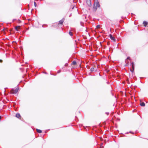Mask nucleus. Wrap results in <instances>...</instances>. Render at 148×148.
Returning <instances> with one entry per match:
<instances>
[{
  "instance_id": "nucleus-9",
  "label": "nucleus",
  "mask_w": 148,
  "mask_h": 148,
  "mask_svg": "<svg viewBox=\"0 0 148 148\" xmlns=\"http://www.w3.org/2000/svg\"><path fill=\"white\" fill-rule=\"evenodd\" d=\"M140 105L142 106H144L145 104L144 102H142L140 103Z\"/></svg>"
},
{
  "instance_id": "nucleus-12",
  "label": "nucleus",
  "mask_w": 148,
  "mask_h": 148,
  "mask_svg": "<svg viewBox=\"0 0 148 148\" xmlns=\"http://www.w3.org/2000/svg\"><path fill=\"white\" fill-rule=\"evenodd\" d=\"M69 34L71 36H72L73 35L72 32H69Z\"/></svg>"
},
{
  "instance_id": "nucleus-18",
  "label": "nucleus",
  "mask_w": 148,
  "mask_h": 148,
  "mask_svg": "<svg viewBox=\"0 0 148 148\" xmlns=\"http://www.w3.org/2000/svg\"><path fill=\"white\" fill-rule=\"evenodd\" d=\"M131 64H132V66H134V63H133V62H132V63H131Z\"/></svg>"
},
{
  "instance_id": "nucleus-4",
  "label": "nucleus",
  "mask_w": 148,
  "mask_h": 148,
  "mask_svg": "<svg viewBox=\"0 0 148 148\" xmlns=\"http://www.w3.org/2000/svg\"><path fill=\"white\" fill-rule=\"evenodd\" d=\"M15 29L17 31H19V29H20L19 26H16L15 27Z\"/></svg>"
},
{
  "instance_id": "nucleus-13",
  "label": "nucleus",
  "mask_w": 148,
  "mask_h": 148,
  "mask_svg": "<svg viewBox=\"0 0 148 148\" xmlns=\"http://www.w3.org/2000/svg\"><path fill=\"white\" fill-rule=\"evenodd\" d=\"M103 143H101V145H100V148H103V147L102 146Z\"/></svg>"
},
{
  "instance_id": "nucleus-15",
  "label": "nucleus",
  "mask_w": 148,
  "mask_h": 148,
  "mask_svg": "<svg viewBox=\"0 0 148 148\" xmlns=\"http://www.w3.org/2000/svg\"><path fill=\"white\" fill-rule=\"evenodd\" d=\"M132 66V68L133 69V71H132V72H133V71L134 69V66ZM131 70L132 71V70Z\"/></svg>"
},
{
  "instance_id": "nucleus-17",
  "label": "nucleus",
  "mask_w": 148,
  "mask_h": 148,
  "mask_svg": "<svg viewBox=\"0 0 148 148\" xmlns=\"http://www.w3.org/2000/svg\"><path fill=\"white\" fill-rule=\"evenodd\" d=\"M88 5L89 6H90L91 5V4L90 3V1L89 2V4H88Z\"/></svg>"
},
{
  "instance_id": "nucleus-5",
  "label": "nucleus",
  "mask_w": 148,
  "mask_h": 148,
  "mask_svg": "<svg viewBox=\"0 0 148 148\" xmlns=\"http://www.w3.org/2000/svg\"><path fill=\"white\" fill-rule=\"evenodd\" d=\"M110 38L111 39L114 40H115V38L114 37L112 36L110 34Z\"/></svg>"
},
{
  "instance_id": "nucleus-1",
  "label": "nucleus",
  "mask_w": 148,
  "mask_h": 148,
  "mask_svg": "<svg viewBox=\"0 0 148 148\" xmlns=\"http://www.w3.org/2000/svg\"><path fill=\"white\" fill-rule=\"evenodd\" d=\"M99 7V3L98 2H95L94 4L93 8L96 10L98 7Z\"/></svg>"
},
{
  "instance_id": "nucleus-2",
  "label": "nucleus",
  "mask_w": 148,
  "mask_h": 148,
  "mask_svg": "<svg viewBox=\"0 0 148 148\" xmlns=\"http://www.w3.org/2000/svg\"><path fill=\"white\" fill-rule=\"evenodd\" d=\"M18 88H17L16 89H12L11 90V93L12 94H15L18 91Z\"/></svg>"
},
{
  "instance_id": "nucleus-7",
  "label": "nucleus",
  "mask_w": 148,
  "mask_h": 148,
  "mask_svg": "<svg viewBox=\"0 0 148 148\" xmlns=\"http://www.w3.org/2000/svg\"><path fill=\"white\" fill-rule=\"evenodd\" d=\"M16 116L18 118H19L21 117V115L20 114L18 113L16 114Z\"/></svg>"
},
{
  "instance_id": "nucleus-16",
  "label": "nucleus",
  "mask_w": 148,
  "mask_h": 148,
  "mask_svg": "<svg viewBox=\"0 0 148 148\" xmlns=\"http://www.w3.org/2000/svg\"><path fill=\"white\" fill-rule=\"evenodd\" d=\"M34 6L35 7H36L37 5H36V2H34Z\"/></svg>"
},
{
  "instance_id": "nucleus-6",
  "label": "nucleus",
  "mask_w": 148,
  "mask_h": 148,
  "mask_svg": "<svg viewBox=\"0 0 148 148\" xmlns=\"http://www.w3.org/2000/svg\"><path fill=\"white\" fill-rule=\"evenodd\" d=\"M143 25H144V26H146L148 24V23L147 22H146V21H144L143 22Z\"/></svg>"
},
{
  "instance_id": "nucleus-14",
  "label": "nucleus",
  "mask_w": 148,
  "mask_h": 148,
  "mask_svg": "<svg viewBox=\"0 0 148 148\" xmlns=\"http://www.w3.org/2000/svg\"><path fill=\"white\" fill-rule=\"evenodd\" d=\"M97 28H100V25H98L97 26Z\"/></svg>"
},
{
  "instance_id": "nucleus-3",
  "label": "nucleus",
  "mask_w": 148,
  "mask_h": 148,
  "mask_svg": "<svg viewBox=\"0 0 148 148\" xmlns=\"http://www.w3.org/2000/svg\"><path fill=\"white\" fill-rule=\"evenodd\" d=\"M64 21V19H62L60 20L59 22V24H62Z\"/></svg>"
},
{
  "instance_id": "nucleus-24",
  "label": "nucleus",
  "mask_w": 148,
  "mask_h": 148,
  "mask_svg": "<svg viewBox=\"0 0 148 148\" xmlns=\"http://www.w3.org/2000/svg\"><path fill=\"white\" fill-rule=\"evenodd\" d=\"M1 116H0V120H1Z\"/></svg>"
},
{
  "instance_id": "nucleus-11",
  "label": "nucleus",
  "mask_w": 148,
  "mask_h": 148,
  "mask_svg": "<svg viewBox=\"0 0 148 148\" xmlns=\"http://www.w3.org/2000/svg\"><path fill=\"white\" fill-rule=\"evenodd\" d=\"M94 68L93 67L91 68L90 69V70L92 72L94 71Z\"/></svg>"
},
{
  "instance_id": "nucleus-21",
  "label": "nucleus",
  "mask_w": 148,
  "mask_h": 148,
  "mask_svg": "<svg viewBox=\"0 0 148 148\" xmlns=\"http://www.w3.org/2000/svg\"><path fill=\"white\" fill-rule=\"evenodd\" d=\"M130 58V57H128L127 58V59H129Z\"/></svg>"
},
{
  "instance_id": "nucleus-19",
  "label": "nucleus",
  "mask_w": 148,
  "mask_h": 148,
  "mask_svg": "<svg viewBox=\"0 0 148 148\" xmlns=\"http://www.w3.org/2000/svg\"><path fill=\"white\" fill-rule=\"evenodd\" d=\"M60 72V71L59 70L58 71V73H59Z\"/></svg>"
},
{
  "instance_id": "nucleus-20",
  "label": "nucleus",
  "mask_w": 148,
  "mask_h": 148,
  "mask_svg": "<svg viewBox=\"0 0 148 148\" xmlns=\"http://www.w3.org/2000/svg\"><path fill=\"white\" fill-rule=\"evenodd\" d=\"M68 66V64L67 63L65 65V66Z\"/></svg>"
},
{
  "instance_id": "nucleus-23",
  "label": "nucleus",
  "mask_w": 148,
  "mask_h": 148,
  "mask_svg": "<svg viewBox=\"0 0 148 148\" xmlns=\"http://www.w3.org/2000/svg\"><path fill=\"white\" fill-rule=\"evenodd\" d=\"M2 61L1 60H0V62H2Z\"/></svg>"
},
{
  "instance_id": "nucleus-10",
  "label": "nucleus",
  "mask_w": 148,
  "mask_h": 148,
  "mask_svg": "<svg viewBox=\"0 0 148 148\" xmlns=\"http://www.w3.org/2000/svg\"><path fill=\"white\" fill-rule=\"evenodd\" d=\"M76 64V62L75 61H73L72 62V64L73 65H75Z\"/></svg>"
},
{
  "instance_id": "nucleus-22",
  "label": "nucleus",
  "mask_w": 148,
  "mask_h": 148,
  "mask_svg": "<svg viewBox=\"0 0 148 148\" xmlns=\"http://www.w3.org/2000/svg\"><path fill=\"white\" fill-rule=\"evenodd\" d=\"M106 113L107 114V115H108L109 114L108 112H106Z\"/></svg>"
},
{
  "instance_id": "nucleus-8",
  "label": "nucleus",
  "mask_w": 148,
  "mask_h": 148,
  "mask_svg": "<svg viewBox=\"0 0 148 148\" xmlns=\"http://www.w3.org/2000/svg\"><path fill=\"white\" fill-rule=\"evenodd\" d=\"M37 132L39 133H40L42 132V131L41 130H39L38 129H36V130Z\"/></svg>"
}]
</instances>
